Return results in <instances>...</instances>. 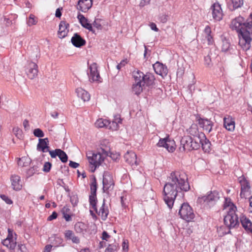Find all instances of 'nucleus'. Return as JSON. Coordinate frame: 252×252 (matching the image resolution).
<instances>
[{"label":"nucleus","mask_w":252,"mask_h":252,"mask_svg":"<svg viewBox=\"0 0 252 252\" xmlns=\"http://www.w3.org/2000/svg\"><path fill=\"white\" fill-rule=\"evenodd\" d=\"M1 198L4 200L7 204H11L12 203V201L7 196L5 195H1Z\"/></svg>","instance_id":"obj_50"},{"label":"nucleus","mask_w":252,"mask_h":252,"mask_svg":"<svg viewBox=\"0 0 252 252\" xmlns=\"http://www.w3.org/2000/svg\"><path fill=\"white\" fill-rule=\"evenodd\" d=\"M230 49V44L227 40H223L222 41V44L221 47V50L222 52H226L229 51Z\"/></svg>","instance_id":"obj_40"},{"label":"nucleus","mask_w":252,"mask_h":252,"mask_svg":"<svg viewBox=\"0 0 252 252\" xmlns=\"http://www.w3.org/2000/svg\"><path fill=\"white\" fill-rule=\"evenodd\" d=\"M69 165V166H70L71 167H72L73 168H76L79 166V163L74 162L73 161H70Z\"/></svg>","instance_id":"obj_53"},{"label":"nucleus","mask_w":252,"mask_h":252,"mask_svg":"<svg viewBox=\"0 0 252 252\" xmlns=\"http://www.w3.org/2000/svg\"><path fill=\"white\" fill-rule=\"evenodd\" d=\"M85 223L82 222H78L74 225V229L78 233H82L86 229Z\"/></svg>","instance_id":"obj_36"},{"label":"nucleus","mask_w":252,"mask_h":252,"mask_svg":"<svg viewBox=\"0 0 252 252\" xmlns=\"http://www.w3.org/2000/svg\"><path fill=\"white\" fill-rule=\"evenodd\" d=\"M213 19L220 21L222 19L223 13L220 5L218 2H215L211 7Z\"/></svg>","instance_id":"obj_12"},{"label":"nucleus","mask_w":252,"mask_h":252,"mask_svg":"<svg viewBox=\"0 0 252 252\" xmlns=\"http://www.w3.org/2000/svg\"><path fill=\"white\" fill-rule=\"evenodd\" d=\"M197 121L200 126L208 132H210L212 130L213 123L209 120L199 118Z\"/></svg>","instance_id":"obj_24"},{"label":"nucleus","mask_w":252,"mask_h":252,"mask_svg":"<svg viewBox=\"0 0 252 252\" xmlns=\"http://www.w3.org/2000/svg\"><path fill=\"white\" fill-rule=\"evenodd\" d=\"M23 126L26 130L29 128L30 126L29 124V121L27 120H25L23 123Z\"/></svg>","instance_id":"obj_58"},{"label":"nucleus","mask_w":252,"mask_h":252,"mask_svg":"<svg viewBox=\"0 0 252 252\" xmlns=\"http://www.w3.org/2000/svg\"><path fill=\"white\" fill-rule=\"evenodd\" d=\"M33 133L34 135L36 137L41 138L44 136V132L41 129L39 128L34 129Z\"/></svg>","instance_id":"obj_43"},{"label":"nucleus","mask_w":252,"mask_h":252,"mask_svg":"<svg viewBox=\"0 0 252 252\" xmlns=\"http://www.w3.org/2000/svg\"><path fill=\"white\" fill-rule=\"evenodd\" d=\"M71 41L72 44L76 47H81L86 43L85 39L77 33H75L72 37Z\"/></svg>","instance_id":"obj_25"},{"label":"nucleus","mask_w":252,"mask_h":252,"mask_svg":"<svg viewBox=\"0 0 252 252\" xmlns=\"http://www.w3.org/2000/svg\"><path fill=\"white\" fill-rule=\"evenodd\" d=\"M25 71L28 77L33 79L37 76L38 70L36 63L32 62H28L25 67Z\"/></svg>","instance_id":"obj_10"},{"label":"nucleus","mask_w":252,"mask_h":252,"mask_svg":"<svg viewBox=\"0 0 252 252\" xmlns=\"http://www.w3.org/2000/svg\"><path fill=\"white\" fill-rule=\"evenodd\" d=\"M110 237V235L107 233L106 231H103L102 234V239L107 241V239Z\"/></svg>","instance_id":"obj_54"},{"label":"nucleus","mask_w":252,"mask_h":252,"mask_svg":"<svg viewBox=\"0 0 252 252\" xmlns=\"http://www.w3.org/2000/svg\"><path fill=\"white\" fill-rule=\"evenodd\" d=\"M99 21V19H95V20L94 21L93 23V25L94 26V27L98 30H101L102 28L101 25Z\"/></svg>","instance_id":"obj_49"},{"label":"nucleus","mask_w":252,"mask_h":252,"mask_svg":"<svg viewBox=\"0 0 252 252\" xmlns=\"http://www.w3.org/2000/svg\"><path fill=\"white\" fill-rule=\"evenodd\" d=\"M224 229H225L224 226H220L219 228H218L217 231L220 236H222L230 232V229L227 228V231H226L224 230Z\"/></svg>","instance_id":"obj_44"},{"label":"nucleus","mask_w":252,"mask_h":252,"mask_svg":"<svg viewBox=\"0 0 252 252\" xmlns=\"http://www.w3.org/2000/svg\"><path fill=\"white\" fill-rule=\"evenodd\" d=\"M121 119L118 118L115 119L114 121L110 122V124H109L107 127L112 130H117L119 128V124L121 123Z\"/></svg>","instance_id":"obj_34"},{"label":"nucleus","mask_w":252,"mask_h":252,"mask_svg":"<svg viewBox=\"0 0 252 252\" xmlns=\"http://www.w3.org/2000/svg\"><path fill=\"white\" fill-rule=\"evenodd\" d=\"M220 193L217 190L211 191L207 195L199 197L198 200L200 203L203 202L208 204H213L220 199Z\"/></svg>","instance_id":"obj_9"},{"label":"nucleus","mask_w":252,"mask_h":252,"mask_svg":"<svg viewBox=\"0 0 252 252\" xmlns=\"http://www.w3.org/2000/svg\"><path fill=\"white\" fill-rule=\"evenodd\" d=\"M77 18L83 28L88 30L94 33H95V31L93 29L92 25L88 23V19L86 18L83 15L79 13L77 16Z\"/></svg>","instance_id":"obj_22"},{"label":"nucleus","mask_w":252,"mask_h":252,"mask_svg":"<svg viewBox=\"0 0 252 252\" xmlns=\"http://www.w3.org/2000/svg\"><path fill=\"white\" fill-rule=\"evenodd\" d=\"M151 0H142L140 3L139 5L141 7L145 6L150 3Z\"/></svg>","instance_id":"obj_57"},{"label":"nucleus","mask_w":252,"mask_h":252,"mask_svg":"<svg viewBox=\"0 0 252 252\" xmlns=\"http://www.w3.org/2000/svg\"><path fill=\"white\" fill-rule=\"evenodd\" d=\"M159 20L162 23H165L168 20V15L163 14L159 17Z\"/></svg>","instance_id":"obj_51"},{"label":"nucleus","mask_w":252,"mask_h":252,"mask_svg":"<svg viewBox=\"0 0 252 252\" xmlns=\"http://www.w3.org/2000/svg\"><path fill=\"white\" fill-rule=\"evenodd\" d=\"M230 28L238 33L239 45L244 51L251 48L252 41V14L245 21L244 18L239 16L232 19Z\"/></svg>","instance_id":"obj_2"},{"label":"nucleus","mask_w":252,"mask_h":252,"mask_svg":"<svg viewBox=\"0 0 252 252\" xmlns=\"http://www.w3.org/2000/svg\"><path fill=\"white\" fill-rule=\"evenodd\" d=\"M179 214L183 220L191 221L194 218V214L191 207L188 203H183L180 207Z\"/></svg>","instance_id":"obj_6"},{"label":"nucleus","mask_w":252,"mask_h":252,"mask_svg":"<svg viewBox=\"0 0 252 252\" xmlns=\"http://www.w3.org/2000/svg\"><path fill=\"white\" fill-rule=\"evenodd\" d=\"M70 200L71 204L74 206L77 205L78 202V196L76 194H73L70 197Z\"/></svg>","instance_id":"obj_46"},{"label":"nucleus","mask_w":252,"mask_h":252,"mask_svg":"<svg viewBox=\"0 0 252 252\" xmlns=\"http://www.w3.org/2000/svg\"><path fill=\"white\" fill-rule=\"evenodd\" d=\"M133 77L134 80H140L142 84L150 86L152 85L154 83L155 77L154 76L150 73H147L144 74L142 72L139 70H134L132 72Z\"/></svg>","instance_id":"obj_5"},{"label":"nucleus","mask_w":252,"mask_h":252,"mask_svg":"<svg viewBox=\"0 0 252 252\" xmlns=\"http://www.w3.org/2000/svg\"><path fill=\"white\" fill-rule=\"evenodd\" d=\"M190 186L188 178L185 173L173 172L167 178V181L163 189V200L169 209L173 206L178 192L181 191H188Z\"/></svg>","instance_id":"obj_1"},{"label":"nucleus","mask_w":252,"mask_h":252,"mask_svg":"<svg viewBox=\"0 0 252 252\" xmlns=\"http://www.w3.org/2000/svg\"><path fill=\"white\" fill-rule=\"evenodd\" d=\"M69 24L64 21H61L59 25L58 36L60 38H63L67 34L68 30L67 29Z\"/></svg>","instance_id":"obj_26"},{"label":"nucleus","mask_w":252,"mask_h":252,"mask_svg":"<svg viewBox=\"0 0 252 252\" xmlns=\"http://www.w3.org/2000/svg\"><path fill=\"white\" fill-rule=\"evenodd\" d=\"M197 143L199 145V148L201 145L203 150L206 153H209L210 151L211 143L206 137L204 134H201L200 138H197Z\"/></svg>","instance_id":"obj_15"},{"label":"nucleus","mask_w":252,"mask_h":252,"mask_svg":"<svg viewBox=\"0 0 252 252\" xmlns=\"http://www.w3.org/2000/svg\"><path fill=\"white\" fill-rule=\"evenodd\" d=\"M240 183L241 186L240 196L241 198H247L251 194L250 183L244 178L240 181Z\"/></svg>","instance_id":"obj_13"},{"label":"nucleus","mask_w":252,"mask_h":252,"mask_svg":"<svg viewBox=\"0 0 252 252\" xmlns=\"http://www.w3.org/2000/svg\"><path fill=\"white\" fill-rule=\"evenodd\" d=\"M58 214L56 212H53L52 214L48 217L47 220L48 221H51L57 218Z\"/></svg>","instance_id":"obj_52"},{"label":"nucleus","mask_w":252,"mask_h":252,"mask_svg":"<svg viewBox=\"0 0 252 252\" xmlns=\"http://www.w3.org/2000/svg\"><path fill=\"white\" fill-rule=\"evenodd\" d=\"M96 194H91L89 196V202L93 209L97 212Z\"/></svg>","instance_id":"obj_38"},{"label":"nucleus","mask_w":252,"mask_h":252,"mask_svg":"<svg viewBox=\"0 0 252 252\" xmlns=\"http://www.w3.org/2000/svg\"><path fill=\"white\" fill-rule=\"evenodd\" d=\"M11 182L12 187L14 190L18 191L22 189V184L20 176L16 175H12Z\"/></svg>","instance_id":"obj_23"},{"label":"nucleus","mask_w":252,"mask_h":252,"mask_svg":"<svg viewBox=\"0 0 252 252\" xmlns=\"http://www.w3.org/2000/svg\"><path fill=\"white\" fill-rule=\"evenodd\" d=\"M52 248V246L51 245H47L45 247L44 252H50L51 251V249Z\"/></svg>","instance_id":"obj_60"},{"label":"nucleus","mask_w":252,"mask_h":252,"mask_svg":"<svg viewBox=\"0 0 252 252\" xmlns=\"http://www.w3.org/2000/svg\"><path fill=\"white\" fill-rule=\"evenodd\" d=\"M49 154L52 158H55L58 156L62 162L65 163L67 161L68 156L66 154L60 149H56L55 150L49 151Z\"/></svg>","instance_id":"obj_14"},{"label":"nucleus","mask_w":252,"mask_h":252,"mask_svg":"<svg viewBox=\"0 0 252 252\" xmlns=\"http://www.w3.org/2000/svg\"><path fill=\"white\" fill-rule=\"evenodd\" d=\"M92 0H79L78 2L77 9L83 12H86L92 6Z\"/></svg>","instance_id":"obj_21"},{"label":"nucleus","mask_w":252,"mask_h":252,"mask_svg":"<svg viewBox=\"0 0 252 252\" xmlns=\"http://www.w3.org/2000/svg\"><path fill=\"white\" fill-rule=\"evenodd\" d=\"M30 163V159L28 157H23L19 158L18 164L21 167L27 166Z\"/></svg>","instance_id":"obj_37"},{"label":"nucleus","mask_w":252,"mask_h":252,"mask_svg":"<svg viewBox=\"0 0 252 252\" xmlns=\"http://www.w3.org/2000/svg\"><path fill=\"white\" fill-rule=\"evenodd\" d=\"M204 60H205V62L206 64H207L208 65H210V63H211V59L209 56L205 57L204 58Z\"/></svg>","instance_id":"obj_64"},{"label":"nucleus","mask_w":252,"mask_h":252,"mask_svg":"<svg viewBox=\"0 0 252 252\" xmlns=\"http://www.w3.org/2000/svg\"><path fill=\"white\" fill-rule=\"evenodd\" d=\"M224 127L228 131H233L235 129V121L230 116L223 118Z\"/></svg>","instance_id":"obj_27"},{"label":"nucleus","mask_w":252,"mask_h":252,"mask_svg":"<svg viewBox=\"0 0 252 252\" xmlns=\"http://www.w3.org/2000/svg\"><path fill=\"white\" fill-rule=\"evenodd\" d=\"M155 72L162 77L165 76L168 73L167 67L158 62H156L153 65Z\"/></svg>","instance_id":"obj_18"},{"label":"nucleus","mask_w":252,"mask_h":252,"mask_svg":"<svg viewBox=\"0 0 252 252\" xmlns=\"http://www.w3.org/2000/svg\"><path fill=\"white\" fill-rule=\"evenodd\" d=\"M226 205V204H225ZM225 208L227 209V214L224 217V223L228 229L235 228L239 225L238 215L236 214L237 209L236 206L232 203L229 202Z\"/></svg>","instance_id":"obj_3"},{"label":"nucleus","mask_w":252,"mask_h":252,"mask_svg":"<svg viewBox=\"0 0 252 252\" xmlns=\"http://www.w3.org/2000/svg\"><path fill=\"white\" fill-rule=\"evenodd\" d=\"M97 186H91V194H96Z\"/></svg>","instance_id":"obj_63"},{"label":"nucleus","mask_w":252,"mask_h":252,"mask_svg":"<svg viewBox=\"0 0 252 252\" xmlns=\"http://www.w3.org/2000/svg\"><path fill=\"white\" fill-rule=\"evenodd\" d=\"M157 146L159 147H164L169 152L171 153L173 152L175 150V142L169 137L160 138L157 144Z\"/></svg>","instance_id":"obj_11"},{"label":"nucleus","mask_w":252,"mask_h":252,"mask_svg":"<svg viewBox=\"0 0 252 252\" xmlns=\"http://www.w3.org/2000/svg\"><path fill=\"white\" fill-rule=\"evenodd\" d=\"M39 57V52L38 49L37 48H35V56L32 55L31 58L33 59L34 58H38Z\"/></svg>","instance_id":"obj_56"},{"label":"nucleus","mask_w":252,"mask_h":252,"mask_svg":"<svg viewBox=\"0 0 252 252\" xmlns=\"http://www.w3.org/2000/svg\"><path fill=\"white\" fill-rule=\"evenodd\" d=\"M110 124V121L103 119H99L97 120L95 123V126L98 128L107 127Z\"/></svg>","instance_id":"obj_33"},{"label":"nucleus","mask_w":252,"mask_h":252,"mask_svg":"<svg viewBox=\"0 0 252 252\" xmlns=\"http://www.w3.org/2000/svg\"><path fill=\"white\" fill-rule=\"evenodd\" d=\"M89 70L90 73H88V74L90 80L93 82L99 81L100 77L97 71L96 63H93L90 65Z\"/></svg>","instance_id":"obj_17"},{"label":"nucleus","mask_w":252,"mask_h":252,"mask_svg":"<svg viewBox=\"0 0 252 252\" xmlns=\"http://www.w3.org/2000/svg\"><path fill=\"white\" fill-rule=\"evenodd\" d=\"M76 93L78 97L80 98L84 101H89L90 99V95L85 90L81 88H78L76 89Z\"/></svg>","instance_id":"obj_29"},{"label":"nucleus","mask_w":252,"mask_h":252,"mask_svg":"<svg viewBox=\"0 0 252 252\" xmlns=\"http://www.w3.org/2000/svg\"><path fill=\"white\" fill-rule=\"evenodd\" d=\"M87 157L90 164L93 165L95 168L98 166L103 161L104 158L100 152L98 153H94L89 152L87 153Z\"/></svg>","instance_id":"obj_7"},{"label":"nucleus","mask_w":252,"mask_h":252,"mask_svg":"<svg viewBox=\"0 0 252 252\" xmlns=\"http://www.w3.org/2000/svg\"><path fill=\"white\" fill-rule=\"evenodd\" d=\"M52 166V164L49 162H46L43 166V171L45 172L50 171Z\"/></svg>","instance_id":"obj_48"},{"label":"nucleus","mask_w":252,"mask_h":252,"mask_svg":"<svg viewBox=\"0 0 252 252\" xmlns=\"http://www.w3.org/2000/svg\"><path fill=\"white\" fill-rule=\"evenodd\" d=\"M49 140L47 138H39L38 139V143L37 145V150L39 151H41L43 153H45L51 151L49 150L48 146Z\"/></svg>","instance_id":"obj_20"},{"label":"nucleus","mask_w":252,"mask_h":252,"mask_svg":"<svg viewBox=\"0 0 252 252\" xmlns=\"http://www.w3.org/2000/svg\"><path fill=\"white\" fill-rule=\"evenodd\" d=\"M205 37L207 38L208 44H212L213 43V39L211 35V30L209 26H207L205 27L204 31Z\"/></svg>","instance_id":"obj_35"},{"label":"nucleus","mask_w":252,"mask_h":252,"mask_svg":"<svg viewBox=\"0 0 252 252\" xmlns=\"http://www.w3.org/2000/svg\"><path fill=\"white\" fill-rule=\"evenodd\" d=\"M67 209H68L67 208L64 207L63 209L62 212H63V218H64L65 220L67 221H69L71 220V217L69 214H67L65 213V211H67Z\"/></svg>","instance_id":"obj_47"},{"label":"nucleus","mask_w":252,"mask_h":252,"mask_svg":"<svg viewBox=\"0 0 252 252\" xmlns=\"http://www.w3.org/2000/svg\"><path fill=\"white\" fill-rule=\"evenodd\" d=\"M126 63V62L125 60H123L117 65V68L120 70L123 66H125Z\"/></svg>","instance_id":"obj_55"},{"label":"nucleus","mask_w":252,"mask_h":252,"mask_svg":"<svg viewBox=\"0 0 252 252\" xmlns=\"http://www.w3.org/2000/svg\"><path fill=\"white\" fill-rule=\"evenodd\" d=\"M55 16L56 17L60 18L62 16V13L60 8L57 9L56 11Z\"/></svg>","instance_id":"obj_62"},{"label":"nucleus","mask_w":252,"mask_h":252,"mask_svg":"<svg viewBox=\"0 0 252 252\" xmlns=\"http://www.w3.org/2000/svg\"><path fill=\"white\" fill-rule=\"evenodd\" d=\"M102 183L104 192L107 191L108 193L113 189L114 182L112 176L109 173L107 172L104 173Z\"/></svg>","instance_id":"obj_8"},{"label":"nucleus","mask_w":252,"mask_h":252,"mask_svg":"<svg viewBox=\"0 0 252 252\" xmlns=\"http://www.w3.org/2000/svg\"><path fill=\"white\" fill-rule=\"evenodd\" d=\"M124 158L132 166H136L138 164L136 155L133 151H127L124 156Z\"/></svg>","instance_id":"obj_16"},{"label":"nucleus","mask_w":252,"mask_h":252,"mask_svg":"<svg viewBox=\"0 0 252 252\" xmlns=\"http://www.w3.org/2000/svg\"><path fill=\"white\" fill-rule=\"evenodd\" d=\"M232 4V8L230 7L231 10H234L235 9L241 7L244 3L243 0H231Z\"/></svg>","instance_id":"obj_39"},{"label":"nucleus","mask_w":252,"mask_h":252,"mask_svg":"<svg viewBox=\"0 0 252 252\" xmlns=\"http://www.w3.org/2000/svg\"><path fill=\"white\" fill-rule=\"evenodd\" d=\"M150 28L152 30H153L154 31H156V32L158 31V29L156 25L154 23H152L150 24Z\"/></svg>","instance_id":"obj_59"},{"label":"nucleus","mask_w":252,"mask_h":252,"mask_svg":"<svg viewBox=\"0 0 252 252\" xmlns=\"http://www.w3.org/2000/svg\"><path fill=\"white\" fill-rule=\"evenodd\" d=\"M98 216H100L102 220H105L107 218L109 214V210L107 207H105V199H103L102 204L100 208L99 211L96 212Z\"/></svg>","instance_id":"obj_30"},{"label":"nucleus","mask_w":252,"mask_h":252,"mask_svg":"<svg viewBox=\"0 0 252 252\" xmlns=\"http://www.w3.org/2000/svg\"><path fill=\"white\" fill-rule=\"evenodd\" d=\"M13 132L16 135V136H18V134L19 133H21V131L18 127H14L13 129Z\"/></svg>","instance_id":"obj_61"},{"label":"nucleus","mask_w":252,"mask_h":252,"mask_svg":"<svg viewBox=\"0 0 252 252\" xmlns=\"http://www.w3.org/2000/svg\"><path fill=\"white\" fill-rule=\"evenodd\" d=\"M135 83L133 84L132 88V92L137 95L139 94L143 89L144 85L142 82L140 80L139 81L136 80H134Z\"/></svg>","instance_id":"obj_32"},{"label":"nucleus","mask_w":252,"mask_h":252,"mask_svg":"<svg viewBox=\"0 0 252 252\" xmlns=\"http://www.w3.org/2000/svg\"><path fill=\"white\" fill-rule=\"evenodd\" d=\"M198 141L199 140L197 138L196 139H194L191 136H185L180 140V146L179 149L181 152L197 150L199 149Z\"/></svg>","instance_id":"obj_4"},{"label":"nucleus","mask_w":252,"mask_h":252,"mask_svg":"<svg viewBox=\"0 0 252 252\" xmlns=\"http://www.w3.org/2000/svg\"><path fill=\"white\" fill-rule=\"evenodd\" d=\"M37 23V21L34 18V16L32 14H31L29 20L28 21V24L29 26H31L35 25Z\"/></svg>","instance_id":"obj_45"},{"label":"nucleus","mask_w":252,"mask_h":252,"mask_svg":"<svg viewBox=\"0 0 252 252\" xmlns=\"http://www.w3.org/2000/svg\"><path fill=\"white\" fill-rule=\"evenodd\" d=\"M38 166H34L29 169L27 171V177H30L34 174L36 172L38 171Z\"/></svg>","instance_id":"obj_41"},{"label":"nucleus","mask_w":252,"mask_h":252,"mask_svg":"<svg viewBox=\"0 0 252 252\" xmlns=\"http://www.w3.org/2000/svg\"><path fill=\"white\" fill-rule=\"evenodd\" d=\"M64 237L67 240H71L73 243L78 244L80 243V239L75 236L71 230H66L64 233Z\"/></svg>","instance_id":"obj_31"},{"label":"nucleus","mask_w":252,"mask_h":252,"mask_svg":"<svg viewBox=\"0 0 252 252\" xmlns=\"http://www.w3.org/2000/svg\"><path fill=\"white\" fill-rule=\"evenodd\" d=\"M240 220L245 230L252 234V222L251 220L246 216L242 215L240 217Z\"/></svg>","instance_id":"obj_19"},{"label":"nucleus","mask_w":252,"mask_h":252,"mask_svg":"<svg viewBox=\"0 0 252 252\" xmlns=\"http://www.w3.org/2000/svg\"><path fill=\"white\" fill-rule=\"evenodd\" d=\"M118 247V244H110L105 250V252H115L117 251Z\"/></svg>","instance_id":"obj_42"},{"label":"nucleus","mask_w":252,"mask_h":252,"mask_svg":"<svg viewBox=\"0 0 252 252\" xmlns=\"http://www.w3.org/2000/svg\"><path fill=\"white\" fill-rule=\"evenodd\" d=\"M188 133L192 136L194 139H196L197 138H200L201 134H204L202 132H199L198 130V126L196 124H192L190 127L187 129Z\"/></svg>","instance_id":"obj_28"}]
</instances>
